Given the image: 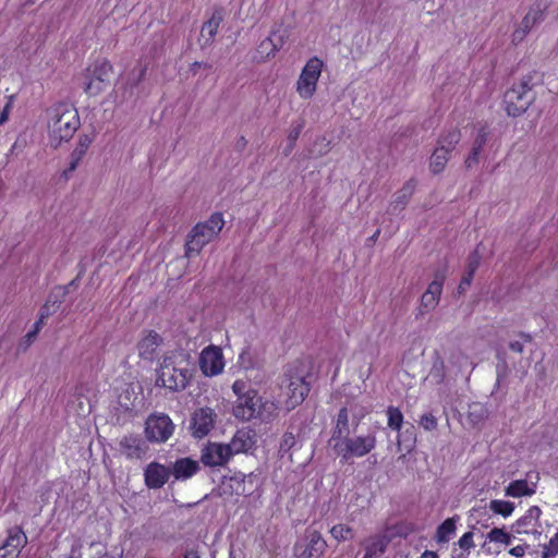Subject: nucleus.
<instances>
[{
	"mask_svg": "<svg viewBox=\"0 0 558 558\" xmlns=\"http://www.w3.org/2000/svg\"><path fill=\"white\" fill-rule=\"evenodd\" d=\"M195 375V364L191 355L183 350L166 352L156 369V386L169 392L185 390Z\"/></svg>",
	"mask_w": 558,
	"mask_h": 558,
	"instance_id": "f257e3e1",
	"label": "nucleus"
},
{
	"mask_svg": "<svg viewBox=\"0 0 558 558\" xmlns=\"http://www.w3.org/2000/svg\"><path fill=\"white\" fill-rule=\"evenodd\" d=\"M277 416L278 405L266 391L253 388L246 390V422L252 424L246 427V441L255 444L257 438L266 435Z\"/></svg>",
	"mask_w": 558,
	"mask_h": 558,
	"instance_id": "f03ea898",
	"label": "nucleus"
},
{
	"mask_svg": "<svg viewBox=\"0 0 558 558\" xmlns=\"http://www.w3.org/2000/svg\"><path fill=\"white\" fill-rule=\"evenodd\" d=\"M80 125L78 112L72 105L58 102L48 110L49 137L54 146L70 141Z\"/></svg>",
	"mask_w": 558,
	"mask_h": 558,
	"instance_id": "7ed1b4c3",
	"label": "nucleus"
},
{
	"mask_svg": "<svg viewBox=\"0 0 558 558\" xmlns=\"http://www.w3.org/2000/svg\"><path fill=\"white\" fill-rule=\"evenodd\" d=\"M225 220L221 213H214L208 220L193 227L185 243V256L198 255L203 247L214 240L221 231Z\"/></svg>",
	"mask_w": 558,
	"mask_h": 558,
	"instance_id": "20e7f679",
	"label": "nucleus"
},
{
	"mask_svg": "<svg viewBox=\"0 0 558 558\" xmlns=\"http://www.w3.org/2000/svg\"><path fill=\"white\" fill-rule=\"evenodd\" d=\"M310 392L303 372L289 369L280 383V399L287 411L300 405Z\"/></svg>",
	"mask_w": 558,
	"mask_h": 558,
	"instance_id": "39448f33",
	"label": "nucleus"
},
{
	"mask_svg": "<svg viewBox=\"0 0 558 558\" xmlns=\"http://www.w3.org/2000/svg\"><path fill=\"white\" fill-rule=\"evenodd\" d=\"M532 87V77L526 75L505 93L504 104L509 116L519 117L529 109L534 101Z\"/></svg>",
	"mask_w": 558,
	"mask_h": 558,
	"instance_id": "423d86ee",
	"label": "nucleus"
},
{
	"mask_svg": "<svg viewBox=\"0 0 558 558\" xmlns=\"http://www.w3.org/2000/svg\"><path fill=\"white\" fill-rule=\"evenodd\" d=\"M377 444L375 432L366 435L347 436L344 439L332 444L335 453L343 460L351 458H362L373 451Z\"/></svg>",
	"mask_w": 558,
	"mask_h": 558,
	"instance_id": "0eeeda50",
	"label": "nucleus"
},
{
	"mask_svg": "<svg viewBox=\"0 0 558 558\" xmlns=\"http://www.w3.org/2000/svg\"><path fill=\"white\" fill-rule=\"evenodd\" d=\"M323 66V61L317 57L311 58L305 63L295 83V90L300 98L311 99L315 95Z\"/></svg>",
	"mask_w": 558,
	"mask_h": 558,
	"instance_id": "6e6552de",
	"label": "nucleus"
},
{
	"mask_svg": "<svg viewBox=\"0 0 558 558\" xmlns=\"http://www.w3.org/2000/svg\"><path fill=\"white\" fill-rule=\"evenodd\" d=\"M113 68L108 60H100L86 69L84 74L85 76V86L84 90L89 96H96L102 93L110 83V76L112 74Z\"/></svg>",
	"mask_w": 558,
	"mask_h": 558,
	"instance_id": "1a4fd4ad",
	"label": "nucleus"
},
{
	"mask_svg": "<svg viewBox=\"0 0 558 558\" xmlns=\"http://www.w3.org/2000/svg\"><path fill=\"white\" fill-rule=\"evenodd\" d=\"M174 424L171 418L163 413L151 414L145 422V434L149 441L165 442L173 434Z\"/></svg>",
	"mask_w": 558,
	"mask_h": 558,
	"instance_id": "9d476101",
	"label": "nucleus"
},
{
	"mask_svg": "<svg viewBox=\"0 0 558 558\" xmlns=\"http://www.w3.org/2000/svg\"><path fill=\"white\" fill-rule=\"evenodd\" d=\"M327 548V543L316 530L307 529L301 542L294 546V553L299 558H318Z\"/></svg>",
	"mask_w": 558,
	"mask_h": 558,
	"instance_id": "9b49d317",
	"label": "nucleus"
},
{
	"mask_svg": "<svg viewBox=\"0 0 558 558\" xmlns=\"http://www.w3.org/2000/svg\"><path fill=\"white\" fill-rule=\"evenodd\" d=\"M233 454L230 445L209 441L201 451V462L210 468L222 466Z\"/></svg>",
	"mask_w": 558,
	"mask_h": 558,
	"instance_id": "f8f14e48",
	"label": "nucleus"
},
{
	"mask_svg": "<svg viewBox=\"0 0 558 558\" xmlns=\"http://www.w3.org/2000/svg\"><path fill=\"white\" fill-rule=\"evenodd\" d=\"M447 276V267L438 268L434 274L433 281L421 298V311L430 312L436 308L442 292V286Z\"/></svg>",
	"mask_w": 558,
	"mask_h": 558,
	"instance_id": "ddd939ff",
	"label": "nucleus"
},
{
	"mask_svg": "<svg viewBox=\"0 0 558 558\" xmlns=\"http://www.w3.org/2000/svg\"><path fill=\"white\" fill-rule=\"evenodd\" d=\"M199 368L206 377L220 374L225 368V360L220 348L215 345L206 347L199 355Z\"/></svg>",
	"mask_w": 558,
	"mask_h": 558,
	"instance_id": "4468645a",
	"label": "nucleus"
},
{
	"mask_svg": "<svg viewBox=\"0 0 558 558\" xmlns=\"http://www.w3.org/2000/svg\"><path fill=\"white\" fill-rule=\"evenodd\" d=\"M118 449L119 452L128 460H141L146 456L148 445L142 436L128 434L119 439Z\"/></svg>",
	"mask_w": 558,
	"mask_h": 558,
	"instance_id": "2eb2a0df",
	"label": "nucleus"
},
{
	"mask_svg": "<svg viewBox=\"0 0 558 558\" xmlns=\"http://www.w3.org/2000/svg\"><path fill=\"white\" fill-rule=\"evenodd\" d=\"M216 423V413L213 409L205 407L197 409L191 418V430L195 438L207 436Z\"/></svg>",
	"mask_w": 558,
	"mask_h": 558,
	"instance_id": "dca6fc26",
	"label": "nucleus"
},
{
	"mask_svg": "<svg viewBox=\"0 0 558 558\" xmlns=\"http://www.w3.org/2000/svg\"><path fill=\"white\" fill-rule=\"evenodd\" d=\"M538 481L539 474L537 472H529L525 478L509 483L505 488V495L512 498L530 497L536 493Z\"/></svg>",
	"mask_w": 558,
	"mask_h": 558,
	"instance_id": "f3484780",
	"label": "nucleus"
},
{
	"mask_svg": "<svg viewBox=\"0 0 558 558\" xmlns=\"http://www.w3.org/2000/svg\"><path fill=\"white\" fill-rule=\"evenodd\" d=\"M27 544V537L21 526L9 529L4 543L0 546V558H17Z\"/></svg>",
	"mask_w": 558,
	"mask_h": 558,
	"instance_id": "a211bd4d",
	"label": "nucleus"
},
{
	"mask_svg": "<svg viewBox=\"0 0 558 558\" xmlns=\"http://www.w3.org/2000/svg\"><path fill=\"white\" fill-rule=\"evenodd\" d=\"M163 344V338L155 330H144L137 342V351L141 359L154 361L159 348Z\"/></svg>",
	"mask_w": 558,
	"mask_h": 558,
	"instance_id": "6ab92c4d",
	"label": "nucleus"
},
{
	"mask_svg": "<svg viewBox=\"0 0 558 558\" xmlns=\"http://www.w3.org/2000/svg\"><path fill=\"white\" fill-rule=\"evenodd\" d=\"M170 476L171 469L156 461L148 463L144 470V482L149 489L161 488Z\"/></svg>",
	"mask_w": 558,
	"mask_h": 558,
	"instance_id": "aec40b11",
	"label": "nucleus"
},
{
	"mask_svg": "<svg viewBox=\"0 0 558 558\" xmlns=\"http://www.w3.org/2000/svg\"><path fill=\"white\" fill-rule=\"evenodd\" d=\"M541 514L542 510L537 506H532L523 517L515 521L512 527L519 534L534 533L537 531Z\"/></svg>",
	"mask_w": 558,
	"mask_h": 558,
	"instance_id": "412c9836",
	"label": "nucleus"
},
{
	"mask_svg": "<svg viewBox=\"0 0 558 558\" xmlns=\"http://www.w3.org/2000/svg\"><path fill=\"white\" fill-rule=\"evenodd\" d=\"M415 187L416 181L414 179L407 181L402 187L395 193L393 199L390 202L388 210L391 214L403 210L414 194Z\"/></svg>",
	"mask_w": 558,
	"mask_h": 558,
	"instance_id": "4be33fe9",
	"label": "nucleus"
},
{
	"mask_svg": "<svg viewBox=\"0 0 558 558\" xmlns=\"http://www.w3.org/2000/svg\"><path fill=\"white\" fill-rule=\"evenodd\" d=\"M284 38L282 34L277 32H272L269 37L264 39L257 50H256V59L258 61H263L270 57H274L276 52L283 46Z\"/></svg>",
	"mask_w": 558,
	"mask_h": 558,
	"instance_id": "5701e85b",
	"label": "nucleus"
},
{
	"mask_svg": "<svg viewBox=\"0 0 558 558\" xmlns=\"http://www.w3.org/2000/svg\"><path fill=\"white\" fill-rule=\"evenodd\" d=\"M199 463L192 458L177 459L171 469V474L178 481H185L194 476L199 471Z\"/></svg>",
	"mask_w": 558,
	"mask_h": 558,
	"instance_id": "b1692460",
	"label": "nucleus"
},
{
	"mask_svg": "<svg viewBox=\"0 0 558 558\" xmlns=\"http://www.w3.org/2000/svg\"><path fill=\"white\" fill-rule=\"evenodd\" d=\"M222 20V11L215 10L210 19L203 24L201 29V38L204 40V45H209L214 40Z\"/></svg>",
	"mask_w": 558,
	"mask_h": 558,
	"instance_id": "393cba45",
	"label": "nucleus"
},
{
	"mask_svg": "<svg viewBox=\"0 0 558 558\" xmlns=\"http://www.w3.org/2000/svg\"><path fill=\"white\" fill-rule=\"evenodd\" d=\"M350 434L349 412L347 408H341L337 414L335 426L332 428L331 440L333 444L344 439Z\"/></svg>",
	"mask_w": 558,
	"mask_h": 558,
	"instance_id": "a878e982",
	"label": "nucleus"
},
{
	"mask_svg": "<svg viewBox=\"0 0 558 558\" xmlns=\"http://www.w3.org/2000/svg\"><path fill=\"white\" fill-rule=\"evenodd\" d=\"M387 547V541L383 536H373L365 541V555L363 558H375L381 555Z\"/></svg>",
	"mask_w": 558,
	"mask_h": 558,
	"instance_id": "bb28decb",
	"label": "nucleus"
},
{
	"mask_svg": "<svg viewBox=\"0 0 558 558\" xmlns=\"http://www.w3.org/2000/svg\"><path fill=\"white\" fill-rule=\"evenodd\" d=\"M450 153L444 150V147L435 148L434 153L430 156L429 169L433 173L438 174L444 171Z\"/></svg>",
	"mask_w": 558,
	"mask_h": 558,
	"instance_id": "cd10ccee",
	"label": "nucleus"
},
{
	"mask_svg": "<svg viewBox=\"0 0 558 558\" xmlns=\"http://www.w3.org/2000/svg\"><path fill=\"white\" fill-rule=\"evenodd\" d=\"M461 140V133L458 129H451L444 132L437 142V147H444V150L451 153Z\"/></svg>",
	"mask_w": 558,
	"mask_h": 558,
	"instance_id": "c85d7f7f",
	"label": "nucleus"
},
{
	"mask_svg": "<svg viewBox=\"0 0 558 558\" xmlns=\"http://www.w3.org/2000/svg\"><path fill=\"white\" fill-rule=\"evenodd\" d=\"M456 532V519H446L436 531L435 538L438 543H447Z\"/></svg>",
	"mask_w": 558,
	"mask_h": 558,
	"instance_id": "c756f323",
	"label": "nucleus"
},
{
	"mask_svg": "<svg viewBox=\"0 0 558 558\" xmlns=\"http://www.w3.org/2000/svg\"><path fill=\"white\" fill-rule=\"evenodd\" d=\"M489 510L495 514L508 518L514 511V504L507 500L493 499L489 502Z\"/></svg>",
	"mask_w": 558,
	"mask_h": 558,
	"instance_id": "7c9ffc66",
	"label": "nucleus"
},
{
	"mask_svg": "<svg viewBox=\"0 0 558 558\" xmlns=\"http://www.w3.org/2000/svg\"><path fill=\"white\" fill-rule=\"evenodd\" d=\"M331 537L337 542H345L351 541L354 537V531L351 526L347 524H336L329 531Z\"/></svg>",
	"mask_w": 558,
	"mask_h": 558,
	"instance_id": "2f4dec72",
	"label": "nucleus"
},
{
	"mask_svg": "<svg viewBox=\"0 0 558 558\" xmlns=\"http://www.w3.org/2000/svg\"><path fill=\"white\" fill-rule=\"evenodd\" d=\"M487 539L492 543L508 546L512 543V535L504 529L494 527L487 533Z\"/></svg>",
	"mask_w": 558,
	"mask_h": 558,
	"instance_id": "473e14b6",
	"label": "nucleus"
},
{
	"mask_svg": "<svg viewBox=\"0 0 558 558\" xmlns=\"http://www.w3.org/2000/svg\"><path fill=\"white\" fill-rule=\"evenodd\" d=\"M429 377L436 384H441L446 379V365L442 359L437 357L429 372Z\"/></svg>",
	"mask_w": 558,
	"mask_h": 558,
	"instance_id": "72a5a7b5",
	"label": "nucleus"
},
{
	"mask_svg": "<svg viewBox=\"0 0 558 558\" xmlns=\"http://www.w3.org/2000/svg\"><path fill=\"white\" fill-rule=\"evenodd\" d=\"M388 427L393 430H400L403 424V414L398 408L389 407L387 409Z\"/></svg>",
	"mask_w": 558,
	"mask_h": 558,
	"instance_id": "f704fd0d",
	"label": "nucleus"
},
{
	"mask_svg": "<svg viewBox=\"0 0 558 558\" xmlns=\"http://www.w3.org/2000/svg\"><path fill=\"white\" fill-rule=\"evenodd\" d=\"M534 27V25L531 24L529 19L523 17L520 25L514 29L512 33V41L514 44L521 43L525 36L531 32V29Z\"/></svg>",
	"mask_w": 558,
	"mask_h": 558,
	"instance_id": "c9c22d12",
	"label": "nucleus"
},
{
	"mask_svg": "<svg viewBox=\"0 0 558 558\" xmlns=\"http://www.w3.org/2000/svg\"><path fill=\"white\" fill-rule=\"evenodd\" d=\"M486 417V410L481 404L470 407L468 418L475 426L482 423Z\"/></svg>",
	"mask_w": 558,
	"mask_h": 558,
	"instance_id": "e433bc0d",
	"label": "nucleus"
},
{
	"mask_svg": "<svg viewBox=\"0 0 558 558\" xmlns=\"http://www.w3.org/2000/svg\"><path fill=\"white\" fill-rule=\"evenodd\" d=\"M558 555V532L543 546L542 558H555Z\"/></svg>",
	"mask_w": 558,
	"mask_h": 558,
	"instance_id": "4c0bfd02",
	"label": "nucleus"
},
{
	"mask_svg": "<svg viewBox=\"0 0 558 558\" xmlns=\"http://www.w3.org/2000/svg\"><path fill=\"white\" fill-rule=\"evenodd\" d=\"M295 445H296L295 436L290 432H286L282 435V438L280 440L279 452L281 454H284V453L289 452L290 449H292Z\"/></svg>",
	"mask_w": 558,
	"mask_h": 558,
	"instance_id": "58836bf2",
	"label": "nucleus"
},
{
	"mask_svg": "<svg viewBox=\"0 0 558 558\" xmlns=\"http://www.w3.org/2000/svg\"><path fill=\"white\" fill-rule=\"evenodd\" d=\"M90 143H92V140L87 135L81 136L76 147L74 148V150L72 153V157H77V158L82 159L84 157V155L86 154Z\"/></svg>",
	"mask_w": 558,
	"mask_h": 558,
	"instance_id": "ea45409f",
	"label": "nucleus"
},
{
	"mask_svg": "<svg viewBox=\"0 0 558 558\" xmlns=\"http://www.w3.org/2000/svg\"><path fill=\"white\" fill-rule=\"evenodd\" d=\"M525 19H529L532 25H537L544 20V9L537 3L527 12Z\"/></svg>",
	"mask_w": 558,
	"mask_h": 558,
	"instance_id": "a19ab883",
	"label": "nucleus"
},
{
	"mask_svg": "<svg viewBox=\"0 0 558 558\" xmlns=\"http://www.w3.org/2000/svg\"><path fill=\"white\" fill-rule=\"evenodd\" d=\"M418 424L425 430L430 432L437 428L438 422L437 418L432 413H425L421 416Z\"/></svg>",
	"mask_w": 558,
	"mask_h": 558,
	"instance_id": "79ce46f5",
	"label": "nucleus"
},
{
	"mask_svg": "<svg viewBox=\"0 0 558 558\" xmlns=\"http://www.w3.org/2000/svg\"><path fill=\"white\" fill-rule=\"evenodd\" d=\"M473 537V532L470 531L464 533L458 541L459 547L469 554L470 550L475 547Z\"/></svg>",
	"mask_w": 558,
	"mask_h": 558,
	"instance_id": "37998d69",
	"label": "nucleus"
},
{
	"mask_svg": "<svg viewBox=\"0 0 558 558\" xmlns=\"http://www.w3.org/2000/svg\"><path fill=\"white\" fill-rule=\"evenodd\" d=\"M480 263H481V255L478 253V251H474L470 256H469V262H468V271L471 272V275H474V272L476 271V269L478 268L480 266Z\"/></svg>",
	"mask_w": 558,
	"mask_h": 558,
	"instance_id": "c03bdc74",
	"label": "nucleus"
},
{
	"mask_svg": "<svg viewBox=\"0 0 558 558\" xmlns=\"http://www.w3.org/2000/svg\"><path fill=\"white\" fill-rule=\"evenodd\" d=\"M232 388L234 393L239 397L240 402L236 405V410L240 411L241 409H244V404L241 402V399L244 396V383L238 379L234 381Z\"/></svg>",
	"mask_w": 558,
	"mask_h": 558,
	"instance_id": "a18cd8bd",
	"label": "nucleus"
},
{
	"mask_svg": "<svg viewBox=\"0 0 558 558\" xmlns=\"http://www.w3.org/2000/svg\"><path fill=\"white\" fill-rule=\"evenodd\" d=\"M488 132L485 128H481L478 130V133L474 140L473 146L476 147V149H482L487 141Z\"/></svg>",
	"mask_w": 558,
	"mask_h": 558,
	"instance_id": "49530a36",
	"label": "nucleus"
},
{
	"mask_svg": "<svg viewBox=\"0 0 558 558\" xmlns=\"http://www.w3.org/2000/svg\"><path fill=\"white\" fill-rule=\"evenodd\" d=\"M482 149H476L475 146H473L471 153L465 159V166L466 168H472L473 166L477 165L480 159V154Z\"/></svg>",
	"mask_w": 558,
	"mask_h": 558,
	"instance_id": "de8ad7c7",
	"label": "nucleus"
},
{
	"mask_svg": "<svg viewBox=\"0 0 558 558\" xmlns=\"http://www.w3.org/2000/svg\"><path fill=\"white\" fill-rule=\"evenodd\" d=\"M43 319H37L34 324V327L31 331H28L25 336L26 338V341L28 343H31L35 338L36 336L38 335V332L40 331V329L43 328Z\"/></svg>",
	"mask_w": 558,
	"mask_h": 558,
	"instance_id": "09e8293b",
	"label": "nucleus"
},
{
	"mask_svg": "<svg viewBox=\"0 0 558 558\" xmlns=\"http://www.w3.org/2000/svg\"><path fill=\"white\" fill-rule=\"evenodd\" d=\"M527 545H518L509 550V554L513 557L521 558L525 554Z\"/></svg>",
	"mask_w": 558,
	"mask_h": 558,
	"instance_id": "8fccbe9b",
	"label": "nucleus"
},
{
	"mask_svg": "<svg viewBox=\"0 0 558 558\" xmlns=\"http://www.w3.org/2000/svg\"><path fill=\"white\" fill-rule=\"evenodd\" d=\"M71 158L72 159H71L69 167L63 172L65 178H68L69 173L73 172L77 168V166L81 161V158L72 157V156H71Z\"/></svg>",
	"mask_w": 558,
	"mask_h": 558,
	"instance_id": "3c124183",
	"label": "nucleus"
},
{
	"mask_svg": "<svg viewBox=\"0 0 558 558\" xmlns=\"http://www.w3.org/2000/svg\"><path fill=\"white\" fill-rule=\"evenodd\" d=\"M11 107V102H7L2 111L0 112V125L8 121Z\"/></svg>",
	"mask_w": 558,
	"mask_h": 558,
	"instance_id": "603ef678",
	"label": "nucleus"
},
{
	"mask_svg": "<svg viewBox=\"0 0 558 558\" xmlns=\"http://www.w3.org/2000/svg\"><path fill=\"white\" fill-rule=\"evenodd\" d=\"M49 302L50 300H48L46 302V304L40 308V312H39V317L38 319H43V325L45 324V319L49 317L50 315V311H49Z\"/></svg>",
	"mask_w": 558,
	"mask_h": 558,
	"instance_id": "864d4df0",
	"label": "nucleus"
},
{
	"mask_svg": "<svg viewBox=\"0 0 558 558\" xmlns=\"http://www.w3.org/2000/svg\"><path fill=\"white\" fill-rule=\"evenodd\" d=\"M202 66H203V68H205V69H210V68H211V65H210L209 63H202V62H197V61H195V62H193V63L191 64V66H190V71H191L193 74H196L197 70H198L199 68H202Z\"/></svg>",
	"mask_w": 558,
	"mask_h": 558,
	"instance_id": "5fc2aeb1",
	"label": "nucleus"
},
{
	"mask_svg": "<svg viewBox=\"0 0 558 558\" xmlns=\"http://www.w3.org/2000/svg\"><path fill=\"white\" fill-rule=\"evenodd\" d=\"M509 348L511 351L515 353H522L523 352V344L520 341H512L509 344Z\"/></svg>",
	"mask_w": 558,
	"mask_h": 558,
	"instance_id": "6e6d98bb",
	"label": "nucleus"
},
{
	"mask_svg": "<svg viewBox=\"0 0 558 558\" xmlns=\"http://www.w3.org/2000/svg\"><path fill=\"white\" fill-rule=\"evenodd\" d=\"M474 275H471L470 271H468L466 276H464L461 280V283L459 286L460 289H463L464 286H470L472 278Z\"/></svg>",
	"mask_w": 558,
	"mask_h": 558,
	"instance_id": "4d7b16f0",
	"label": "nucleus"
},
{
	"mask_svg": "<svg viewBox=\"0 0 558 558\" xmlns=\"http://www.w3.org/2000/svg\"><path fill=\"white\" fill-rule=\"evenodd\" d=\"M420 558H438V555L435 551L425 550Z\"/></svg>",
	"mask_w": 558,
	"mask_h": 558,
	"instance_id": "13d9d810",
	"label": "nucleus"
},
{
	"mask_svg": "<svg viewBox=\"0 0 558 558\" xmlns=\"http://www.w3.org/2000/svg\"><path fill=\"white\" fill-rule=\"evenodd\" d=\"M184 558H201L197 550H187Z\"/></svg>",
	"mask_w": 558,
	"mask_h": 558,
	"instance_id": "bf43d9fd",
	"label": "nucleus"
},
{
	"mask_svg": "<svg viewBox=\"0 0 558 558\" xmlns=\"http://www.w3.org/2000/svg\"><path fill=\"white\" fill-rule=\"evenodd\" d=\"M452 359H457V360H466V357H465L463 354H461V353H458V354L452 355Z\"/></svg>",
	"mask_w": 558,
	"mask_h": 558,
	"instance_id": "052dcab7",
	"label": "nucleus"
},
{
	"mask_svg": "<svg viewBox=\"0 0 558 558\" xmlns=\"http://www.w3.org/2000/svg\"><path fill=\"white\" fill-rule=\"evenodd\" d=\"M244 357V351L239 353V360H242Z\"/></svg>",
	"mask_w": 558,
	"mask_h": 558,
	"instance_id": "680f3d73",
	"label": "nucleus"
},
{
	"mask_svg": "<svg viewBox=\"0 0 558 558\" xmlns=\"http://www.w3.org/2000/svg\"><path fill=\"white\" fill-rule=\"evenodd\" d=\"M69 286L75 287V280H72Z\"/></svg>",
	"mask_w": 558,
	"mask_h": 558,
	"instance_id": "e2e57ef3",
	"label": "nucleus"
},
{
	"mask_svg": "<svg viewBox=\"0 0 558 558\" xmlns=\"http://www.w3.org/2000/svg\"><path fill=\"white\" fill-rule=\"evenodd\" d=\"M69 286L75 287V280H72Z\"/></svg>",
	"mask_w": 558,
	"mask_h": 558,
	"instance_id": "0e129e2a",
	"label": "nucleus"
},
{
	"mask_svg": "<svg viewBox=\"0 0 558 558\" xmlns=\"http://www.w3.org/2000/svg\"><path fill=\"white\" fill-rule=\"evenodd\" d=\"M69 558H75V557H74V555H73V554H71Z\"/></svg>",
	"mask_w": 558,
	"mask_h": 558,
	"instance_id": "69168bd1",
	"label": "nucleus"
}]
</instances>
